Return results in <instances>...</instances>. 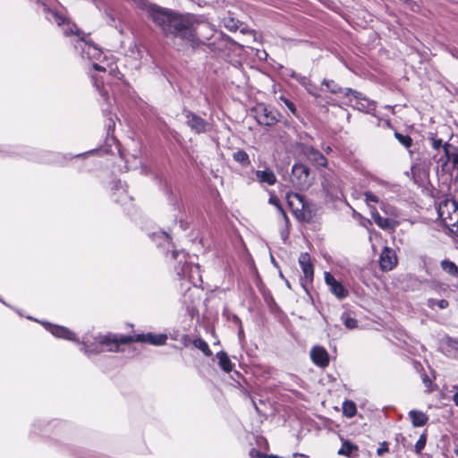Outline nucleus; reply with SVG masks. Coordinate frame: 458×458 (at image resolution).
<instances>
[{
    "instance_id": "1",
    "label": "nucleus",
    "mask_w": 458,
    "mask_h": 458,
    "mask_svg": "<svg viewBox=\"0 0 458 458\" xmlns=\"http://www.w3.org/2000/svg\"><path fill=\"white\" fill-rule=\"evenodd\" d=\"M148 18L150 19L168 38H180L193 42L197 36L202 35L206 23H199L195 15L180 13L171 9L150 4L146 8Z\"/></svg>"
},
{
    "instance_id": "40",
    "label": "nucleus",
    "mask_w": 458,
    "mask_h": 458,
    "mask_svg": "<svg viewBox=\"0 0 458 458\" xmlns=\"http://www.w3.org/2000/svg\"><path fill=\"white\" fill-rule=\"evenodd\" d=\"M292 77L296 79L304 87H307V85L310 82L305 76L296 74L295 72L292 73Z\"/></svg>"
},
{
    "instance_id": "19",
    "label": "nucleus",
    "mask_w": 458,
    "mask_h": 458,
    "mask_svg": "<svg viewBox=\"0 0 458 458\" xmlns=\"http://www.w3.org/2000/svg\"><path fill=\"white\" fill-rule=\"evenodd\" d=\"M126 188L127 185L125 182L120 180L114 182L112 192L115 201L126 204L128 201L131 200V197L128 195Z\"/></svg>"
},
{
    "instance_id": "37",
    "label": "nucleus",
    "mask_w": 458,
    "mask_h": 458,
    "mask_svg": "<svg viewBox=\"0 0 458 458\" xmlns=\"http://www.w3.org/2000/svg\"><path fill=\"white\" fill-rule=\"evenodd\" d=\"M427 305L430 309H434L435 306H437L440 309H445L448 306V301L445 300L428 299Z\"/></svg>"
},
{
    "instance_id": "12",
    "label": "nucleus",
    "mask_w": 458,
    "mask_h": 458,
    "mask_svg": "<svg viewBox=\"0 0 458 458\" xmlns=\"http://www.w3.org/2000/svg\"><path fill=\"white\" fill-rule=\"evenodd\" d=\"M301 154H302L314 165L327 166V160L318 149L310 145H301Z\"/></svg>"
},
{
    "instance_id": "49",
    "label": "nucleus",
    "mask_w": 458,
    "mask_h": 458,
    "mask_svg": "<svg viewBox=\"0 0 458 458\" xmlns=\"http://www.w3.org/2000/svg\"><path fill=\"white\" fill-rule=\"evenodd\" d=\"M455 454H456V455L458 456V449H457V450H455Z\"/></svg>"
},
{
    "instance_id": "25",
    "label": "nucleus",
    "mask_w": 458,
    "mask_h": 458,
    "mask_svg": "<svg viewBox=\"0 0 458 458\" xmlns=\"http://www.w3.org/2000/svg\"><path fill=\"white\" fill-rule=\"evenodd\" d=\"M152 240L160 247L170 246V237L165 232H157L152 234Z\"/></svg>"
},
{
    "instance_id": "14",
    "label": "nucleus",
    "mask_w": 458,
    "mask_h": 458,
    "mask_svg": "<svg viewBox=\"0 0 458 458\" xmlns=\"http://www.w3.org/2000/svg\"><path fill=\"white\" fill-rule=\"evenodd\" d=\"M50 17L49 19L55 22H56L59 26L63 25L64 28V33L65 35H70V34H76L77 36L80 37V39H81V38H83L81 36L82 32L77 29L76 25L73 24V23H71V22H66L65 21V17L63 16L62 14L58 13L57 12H55V11H50Z\"/></svg>"
},
{
    "instance_id": "41",
    "label": "nucleus",
    "mask_w": 458,
    "mask_h": 458,
    "mask_svg": "<svg viewBox=\"0 0 458 458\" xmlns=\"http://www.w3.org/2000/svg\"><path fill=\"white\" fill-rule=\"evenodd\" d=\"M364 197H365V201L367 203H369V202H374V203H377L378 202V198L377 196H376L375 194H373L372 192L370 191H367L364 193Z\"/></svg>"
},
{
    "instance_id": "43",
    "label": "nucleus",
    "mask_w": 458,
    "mask_h": 458,
    "mask_svg": "<svg viewBox=\"0 0 458 458\" xmlns=\"http://www.w3.org/2000/svg\"><path fill=\"white\" fill-rule=\"evenodd\" d=\"M388 452V445L386 442H383L380 444L379 447L377 450V454L381 456L384 453Z\"/></svg>"
},
{
    "instance_id": "42",
    "label": "nucleus",
    "mask_w": 458,
    "mask_h": 458,
    "mask_svg": "<svg viewBox=\"0 0 458 458\" xmlns=\"http://www.w3.org/2000/svg\"><path fill=\"white\" fill-rule=\"evenodd\" d=\"M443 140L441 139H432V148L437 151H443Z\"/></svg>"
},
{
    "instance_id": "22",
    "label": "nucleus",
    "mask_w": 458,
    "mask_h": 458,
    "mask_svg": "<svg viewBox=\"0 0 458 458\" xmlns=\"http://www.w3.org/2000/svg\"><path fill=\"white\" fill-rule=\"evenodd\" d=\"M257 121L259 124L271 126L277 121L276 114L267 107L260 106L257 112Z\"/></svg>"
},
{
    "instance_id": "36",
    "label": "nucleus",
    "mask_w": 458,
    "mask_h": 458,
    "mask_svg": "<svg viewBox=\"0 0 458 458\" xmlns=\"http://www.w3.org/2000/svg\"><path fill=\"white\" fill-rule=\"evenodd\" d=\"M427 443V432L422 433L414 445L415 452L420 454Z\"/></svg>"
},
{
    "instance_id": "9",
    "label": "nucleus",
    "mask_w": 458,
    "mask_h": 458,
    "mask_svg": "<svg viewBox=\"0 0 458 458\" xmlns=\"http://www.w3.org/2000/svg\"><path fill=\"white\" fill-rule=\"evenodd\" d=\"M298 261L303 273V277L301 278V285L305 288L307 284H311L313 281V265L310 260V256L307 252L301 253Z\"/></svg>"
},
{
    "instance_id": "29",
    "label": "nucleus",
    "mask_w": 458,
    "mask_h": 458,
    "mask_svg": "<svg viewBox=\"0 0 458 458\" xmlns=\"http://www.w3.org/2000/svg\"><path fill=\"white\" fill-rule=\"evenodd\" d=\"M357 411L356 404L354 402L346 400L343 403V413L347 418H352Z\"/></svg>"
},
{
    "instance_id": "5",
    "label": "nucleus",
    "mask_w": 458,
    "mask_h": 458,
    "mask_svg": "<svg viewBox=\"0 0 458 458\" xmlns=\"http://www.w3.org/2000/svg\"><path fill=\"white\" fill-rule=\"evenodd\" d=\"M290 179L293 186L300 191L307 190L312 183L310 168L301 163L293 165Z\"/></svg>"
},
{
    "instance_id": "31",
    "label": "nucleus",
    "mask_w": 458,
    "mask_h": 458,
    "mask_svg": "<svg viewBox=\"0 0 458 458\" xmlns=\"http://www.w3.org/2000/svg\"><path fill=\"white\" fill-rule=\"evenodd\" d=\"M358 450V447L348 442V441H345L343 443L341 448L338 450V454L340 455H344V456H351L353 453V451H357Z\"/></svg>"
},
{
    "instance_id": "34",
    "label": "nucleus",
    "mask_w": 458,
    "mask_h": 458,
    "mask_svg": "<svg viewBox=\"0 0 458 458\" xmlns=\"http://www.w3.org/2000/svg\"><path fill=\"white\" fill-rule=\"evenodd\" d=\"M381 209L386 215L389 216L391 218L394 219V217L398 216V210L393 206L382 202Z\"/></svg>"
},
{
    "instance_id": "13",
    "label": "nucleus",
    "mask_w": 458,
    "mask_h": 458,
    "mask_svg": "<svg viewBox=\"0 0 458 458\" xmlns=\"http://www.w3.org/2000/svg\"><path fill=\"white\" fill-rule=\"evenodd\" d=\"M43 325L54 336L81 344V342L76 335L67 327L52 325L50 323H43Z\"/></svg>"
},
{
    "instance_id": "21",
    "label": "nucleus",
    "mask_w": 458,
    "mask_h": 458,
    "mask_svg": "<svg viewBox=\"0 0 458 458\" xmlns=\"http://www.w3.org/2000/svg\"><path fill=\"white\" fill-rule=\"evenodd\" d=\"M310 358L313 363L321 368H325L329 363V357L327 350L320 346H315L310 351Z\"/></svg>"
},
{
    "instance_id": "10",
    "label": "nucleus",
    "mask_w": 458,
    "mask_h": 458,
    "mask_svg": "<svg viewBox=\"0 0 458 458\" xmlns=\"http://www.w3.org/2000/svg\"><path fill=\"white\" fill-rule=\"evenodd\" d=\"M186 124L196 133H204L209 131L210 124L206 122L203 118L197 115L196 114L186 111L185 114Z\"/></svg>"
},
{
    "instance_id": "15",
    "label": "nucleus",
    "mask_w": 458,
    "mask_h": 458,
    "mask_svg": "<svg viewBox=\"0 0 458 458\" xmlns=\"http://www.w3.org/2000/svg\"><path fill=\"white\" fill-rule=\"evenodd\" d=\"M454 149L455 147L452 144L445 143L443 151H438L437 154L435 155L434 158L443 172H447L448 163L453 159Z\"/></svg>"
},
{
    "instance_id": "39",
    "label": "nucleus",
    "mask_w": 458,
    "mask_h": 458,
    "mask_svg": "<svg viewBox=\"0 0 458 458\" xmlns=\"http://www.w3.org/2000/svg\"><path fill=\"white\" fill-rule=\"evenodd\" d=\"M280 100L285 105V106L291 111L292 114H296V107L294 104L284 97H280Z\"/></svg>"
},
{
    "instance_id": "47",
    "label": "nucleus",
    "mask_w": 458,
    "mask_h": 458,
    "mask_svg": "<svg viewBox=\"0 0 458 458\" xmlns=\"http://www.w3.org/2000/svg\"><path fill=\"white\" fill-rule=\"evenodd\" d=\"M422 380L427 387L429 386V385L431 384L430 379L426 375L422 377Z\"/></svg>"
},
{
    "instance_id": "20",
    "label": "nucleus",
    "mask_w": 458,
    "mask_h": 458,
    "mask_svg": "<svg viewBox=\"0 0 458 458\" xmlns=\"http://www.w3.org/2000/svg\"><path fill=\"white\" fill-rule=\"evenodd\" d=\"M370 214L375 224L381 229L393 230L397 225V222L394 218L381 216L376 208H371Z\"/></svg>"
},
{
    "instance_id": "7",
    "label": "nucleus",
    "mask_w": 458,
    "mask_h": 458,
    "mask_svg": "<svg viewBox=\"0 0 458 458\" xmlns=\"http://www.w3.org/2000/svg\"><path fill=\"white\" fill-rule=\"evenodd\" d=\"M321 185L331 199H340L344 196L342 182L333 171L326 172L323 174Z\"/></svg>"
},
{
    "instance_id": "16",
    "label": "nucleus",
    "mask_w": 458,
    "mask_h": 458,
    "mask_svg": "<svg viewBox=\"0 0 458 458\" xmlns=\"http://www.w3.org/2000/svg\"><path fill=\"white\" fill-rule=\"evenodd\" d=\"M397 264V257L394 250L389 247H385L379 258V266L384 271L392 270Z\"/></svg>"
},
{
    "instance_id": "3",
    "label": "nucleus",
    "mask_w": 458,
    "mask_h": 458,
    "mask_svg": "<svg viewBox=\"0 0 458 458\" xmlns=\"http://www.w3.org/2000/svg\"><path fill=\"white\" fill-rule=\"evenodd\" d=\"M172 257L174 259H179V266L174 267L179 278L182 280L187 279L193 286H199L202 283L199 266L188 263L183 251L173 250Z\"/></svg>"
},
{
    "instance_id": "26",
    "label": "nucleus",
    "mask_w": 458,
    "mask_h": 458,
    "mask_svg": "<svg viewBox=\"0 0 458 458\" xmlns=\"http://www.w3.org/2000/svg\"><path fill=\"white\" fill-rule=\"evenodd\" d=\"M216 358L218 359L219 366L225 372H230L233 369V364L230 361L227 354L224 352H219L216 353Z\"/></svg>"
},
{
    "instance_id": "35",
    "label": "nucleus",
    "mask_w": 458,
    "mask_h": 458,
    "mask_svg": "<svg viewBox=\"0 0 458 458\" xmlns=\"http://www.w3.org/2000/svg\"><path fill=\"white\" fill-rule=\"evenodd\" d=\"M193 344H194V346L196 348H198L200 351H202L205 355H207V356H210L211 355V352L209 350V347H208V344L205 341H203L202 339H196L193 342Z\"/></svg>"
},
{
    "instance_id": "27",
    "label": "nucleus",
    "mask_w": 458,
    "mask_h": 458,
    "mask_svg": "<svg viewBox=\"0 0 458 458\" xmlns=\"http://www.w3.org/2000/svg\"><path fill=\"white\" fill-rule=\"evenodd\" d=\"M440 267L446 274L458 276V267L453 261L444 259L441 261Z\"/></svg>"
},
{
    "instance_id": "28",
    "label": "nucleus",
    "mask_w": 458,
    "mask_h": 458,
    "mask_svg": "<svg viewBox=\"0 0 458 458\" xmlns=\"http://www.w3.org/2000/svg\"><path fill=\"white\" fill-rule=\"evenodd\" d=\"M233 158L235 162L241 164L242 166H248L250 164L249 155L243 150H237L233 154Z\"/></svg>"
},
{
    "instance_id": "46",
    "label": "nucleus",
    "mask_w": 458,
    "mask_h": 458,
    "mask_svg": "<svg viewBox=\"0 0 458 458\" xmlns=\"http://www.w3.org/2000/svg\"><path fill=\"white\" fill-rule=\"evenodd\" d=\"M270 202H271V203H273V204H275V205L278 208V209H279V211H280V213H281L282 216H283L285 220H287V216H286L285 212H284V211L283 210V208H282L277 204L276 199H275L271 198V199H270Z\"/></svg>"
},
{
    "instance_id": "30",
    "label": "nucleus",
    "mask_w": 458,
    "mask_h": 458,
    "mask_svg": "<svg viewBox=\"0 0 458 458\" xmlns=\"http://www.w3.org/2000/svg\"><path fill=\"white\" fill-rule=\"evenodd\" d=\"M322 85L325 86L327 88V89L329 92H331L332 94H340V93H342V94L344 95V90L346 89L341 88L334 81L324 80L322 81Z\"/></svg>"
},
{
    "instance_id": "18",
    "label": "nucleus",
    "mask_w": 458,
    "mask_h": 458,
    "mask_svg": "<svg viewBox=\"0 0 458 458\" xmlns=\"http://www.w3.org/2000/svg\"><path fill=\"white\" fill-rule=\"evenodd\" d=\"M134 338L133 342L139 343H148L149 344L155 346L164 345L167 340V335L165 334H139L136 335H132Z\"/></svg>"
},
{
    "instance_id": "23",
    "label": "nucleus",
    "mask_w": 458,
    "mask_h": 458,
    "mask_svg": "<svg viewBox=\"0 0 458 458\" xmlns=\"http://www.w3.org/2000/svg\"><path fill=\"white\" fill-rule=\"evenodd\" d=\"M255 176L257 182L261 185L272 186L276 182V176L269 168L255 171Z\"/></svg>"
},
{
    "instance_id": "2",
    "label": "nucleus",
    "mask_w": 458,
    "mask_h": 458,
    "mask_svg": "<svg viewBox=\"0 0 458 458\" xmlns=\"http://www.w3.org/2000/svg\"><path fill=\"white\" fill-rule=\"evenodd\" d=\"M132 335L109 334L96 339L95 343H89L86 340L81 341V352L87 356L97 354L102 352H120V344L132 343Z\"/></svg>"
},
{
    "instance_id": "33",
    "label": "nucleus",
    "mask_w": 458,
    "mask_h": 458,
    "mask_svg": "<svg viewBox=\"0 0 458 458\" xmlns=\"http://www.w3.org/2000/svg\"><path fill=\"white\" fill-rule=\"evenodd\" d=\"M223 23H224L225 27L227 28L231 31H234V30H238V28H239V21L235 20L234 18L230 17V16L225 17L223 19Z\"/></svg>"
},
{
    "instance_id": "44",
    "label": "nucleus",
    "mask_w": 458,
    "mask_h": 458,
    "mask_svg": "<svg viewBox=\"0 0 458 458\" xmlns=\"http://www.w3.org/2000/svg\"><path fill=\"white\" fill-rule=\"evenodd\" d=\"M305 89L310 95L314 96L315 98L319 97V95L315 90V87L310 82L307 85V87H305Z\"/></svg>"
},
{
    "instance_id": "17",
    "label": "nucleus",
    "mask_w": 458,
    "mask_h": 458,
    "mask_svg": "<svg viewBox=\"0 0 458 458\" xmlns=\"http://www.w3.org/2000/svg\"><path fill=\"white\" fill-rule=\"evenodd\" d=\"M344 96L350 97L356 101L357 108L365 112H369L375 108L374 103L366 98L361 93L352 90V89L346 88L344 90Z\"/></svg>"
},
{
    "instance_id": "11",
    "label": "nucleus",
    "mask_w": 458,
    "mask_h": 458,
    "mask_svg": "<svg viewBox=\"0 0 458 458\" xmlns=\"http://www.w3.org/2000/svg\"><path fill=\"white\" fill-rule=\"evenodd\" d=\"M324 278L327 285L329 287L330 293L338 300L345 299L349 293L344 284L336 280L329 272L324 273Z\"/></svg>"
},
{
    "instance_id": "32",
    "label": "nucleus",
    "mask_w": 458,
    "mask_h": 458,
    "mask_svg": "<svg viewBox=\"0 0 458 458\" xmlns=\"http://www.w3.org/2000/svg\"><path fill=\"white\" fill-rule=\"evenodd\" d=\"M341 319L348 329H354L358 326L357 320L352 318L347 312L343 313Z\"/></svg>"
},
{
    "instance_id": "45",
    "label": "nucleus",
    "mask_w": 458,
    "mask_h": 458,
    "mask_svg": "<svg viewBox=\"0 0 458 458\" xmlns=\"http://www.w3.org/2000/svg\"><path fill=\"white\" fill-rule=\"evenodd\" d=\"M250 454L251 457L267 458V454H264L256 449H251Z\"/></svg>"
},
{
    "instance_id": "8",
    "label": "nucleus",
    "mask_w": 458,
    "mask_h": 458,
    "mask_svg": "<svg viewBox=\"0 0 458 458\" xmlns=\"http://www.w3.org/2000/svg\"><path fill=\"white\" fill-rule=\"evenodd\" d=\"M438 216L445 226H455L458 224V208L454 201L445 200L438 207Z\"/></svg>"
},
{
    "instance_id": "48",
    "label": "nucleus",
    "mask_w": 458,
    "mask_h": 458,
    "mask_svg": "<svg viewBox=\"0 0 458 458\" xmlns=\"http://www.w3.org/2000/svg\"><path fill=\"white\" fill-rule=\"evenodd\" d=\"M453 401L456 406H458V391L453 395Z\"/></svg>"
},
{
    "instance_id": "4",
    "label": "nucleus",
    "mask_w": 458,
    "mask_h": 458,
    "mask_svg": "<svg viewBox=\"0 0 458 458\" xmlns=\"http://www.w3.org/2000/svg\"><path fill=\"white\" fill-rule=\"evenodd\" d=\"M76 48H80L81 50L82 57H87L88 59L93 61L94 69L102 72L106 71V67L102 64L103 61L101 60L102 57L105 59L106 56L98 46L88 42L84 39V38H81V39L78 41Z\"/></svg>"
},
{
    "instance_id": "38",
    "label": "nucleus",
    "mask_w": 458,
    "mask_h": 458,
    "mask_svg": "<svg viewBox=\"0 0 458 458\" xmlns=\"http://www.w3.org/2000/svg\"><path fill=\"white\" fill-rule=\"evenodd\" d=\"M394 136L395 138L397 139V140L402 144L403 145L405 148H410L411 146V143H412V140L410 136L408 135H403V134H401L399 132H395L394 133Z\"/></svg>"
},
{
    "instance_id": "24",
    "label": "nucleus",
    "mask_w": 458,
    "mask_h": 458,
    "mask_svg": "<svg viewBox=\"0 0 458 458\" xmlns=\"http://www.w3.org/2000/svg\"><path fill=\"white\" fill-rule=\"evenodd\" d=\"M413 427H422L427 424L428 417L426 413L417 410H411L408 413Z\"/></svg>"
},
{
    "instance_id": "6",
    "label": "nucleus",
    "mask_w": 458,
    "mask_h": 458,
    "mask_svg": "<svg viewBox=\"0 0 458 458\" xmlns=\"http://www.w3.org/2000/svg\"><path fill=\"white\" fill-rule=\"evenodd\" d=\"M287 203L296 216L297 219L301 221H308L311 217V212L308 204L305 202L304 198L299 193H288L286 195Z\"/></svg>"
}]
</instances>
